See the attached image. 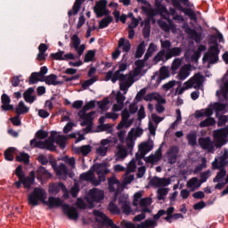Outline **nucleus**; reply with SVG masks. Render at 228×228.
Here are the masks:
<instances>
[{
	"label": "nucleus",
	"instance_id": "24",
	"mask_svg": "<svg viewBox=\"0 0 228 228\" xmlns=\"http://www.w3.org/2000/svg\"><path fill=\"white\" fill-rule=\"evenodd\" d=\"M202 51H206V46L204 45H200L198 50H192V51H188L186 53V56L188 60H191V61H198L199 58H200V53Z\"/></svg>",
	"mask_w": 228,
	"mask_h": 228
},
{
	"label": "nucleus",
	"instance_id": "55",
	"mask_svg": "<svg viewBox=\"0 0 228 228\" xmlns=\"http://www.w3.org/2000/svg\"><path fill=\"white\" fill-rule=\"evenodd\" d=\"M95 53H97L95 50L87 51L84 58L85 63H89V61H94V58H95Z\"/></svg>",
	"mask_w": 228,
	"mask_h": 228
},
{
	"label": "nucleus",
	"instance_id": "32",
	"mask_svg": "<svg viewBox=\"0 0 228 228\" xmlns=\"http://www.w3.org/2000/svg\"><path fill=\"white\" fill-rule=\"evenodd\" d=\"M33 94H35V89L33 87H29L23 94L24 101H26V102H28L29 104H33V102H35V100L37 99V96L33 95Z\"/></svg>",
	"mask_w": 228,
	"mask_h": 228
},
{
	"label": "nucleus",
	"instance_id": "64",
	"mask_svg": "<svg viewBox=\"0 0 228 228\" xmlns=\"http://www.w3.org/2000/svg\"><path fill=\"white\" fill-rule=\"evenodd\" d=\"M185 31L186 33H188V35H191V38L195 40V42H200V36L195 30L191 28H187Z\"/></svg>",
	"mask_w": 228,
	"mask_h": 228
},
{
	"label": "nucleus",
	"instance_id": "40",
	"mask_svg": "<svg viewBox=\"0 0 228 228\" xmlns=\"http://www.w3.org/2000/svg\"><path fill=\"white\" fill-rule=\"evenodd\" d=\"M127 158V151L122 146L118 147V152L116 153V161H122Z\"/></svg>",
	"mask_w": 228,
	"mask_h": 228
},
{
	"label": "nucleus",
	"instance_id": "58",
	"mask_svg": "<svg viewBox=\"0 0 228 228\" xmlns=\"http://www.w3.org/2000/svg\"><path fill=\"white\" fill-rule=\"evenodd\" d=\"M136 139L130 134H128L126 139V144L128 149V151H133V147H134V141Z\"/></svg>",
	"mask_w": 228,
	"mask_h": 228
},
{
	"label": "nucleus",
	"instance_id": "28",
	"mask_svg": "<svg viewBox=\"0 0 228 228\" xmlns=\"http://www.w3.org/2000/svg\"><path fill=\"white\" fill-rule=\"evenodd\" d=\"M191 72V65L186 64L183 66L178 73V79H180L181 81H184V79H186L190 76Z\"/></svg>",
	"mask_w": 228,
	"mask_h": 228
},
{
	"label": "nucleus",
	"instance_id": "15",
	"mask_svg": "<svg viewBox=\"0 0 228 228\" xmlns=\"http://www.w3.org/2000/svg\"><path fill=\"white\" fill-rule=\"evenodd\" d=\"M142 192H136L134 195L133 205L136 208V206H138L139 204L142 211L143 209H149V206L152 204V200H151V198L142 199Z\"/></svg>",
	"mask_w": 228,
	"mask_h": 228
},
{
	"label": "nucleus",
	"instance_id": "6",
	"mask_svg": "<svg viewBox=\"0 0 228 228\" xmlns=\"http://www.w3.org/2000/svg\"><path fill=\"white\" fill-rule=\"evenodd\" d=\"M94 108H95V101H91L86 103L83 110L77 113L78 117L84 120L81 123V126H87V133L90 131V129H92V120H94V115H95V112L86 113V111L89 110H94Z\"/></svg>",
	"mask_w": 228,
	"mask_h": 228
},
{
	"label": "nucleus",
	"instance_id": "26",
	"mask_svg": "<svg viewBox=\"0 0 228 228\" xmlns=\"http://www.w3.org/2000/svg\"><path fill=\"white\" fill-rule=\"evenodd\" d=\"M119 204L121 205V209H123V212H125L126 215H134L135 213H138V209L134 210L131 208L127 197H125L123 200H119Z\"/></svg>",
	"mask_w": 228,
	"mask_h": 228
},
{
	"label": "nucleus",
	"instance_id": "21",
	"mask_svg": "<svg viewBox=\"0 0 228 228\" xmlns=\"http://www.w3.org/2000/svg\"><path fill=\"white\" fill-rule=\"evenodd\" d=\"M115 145V142L111 139H102L101 141V145L96 149V154L98 156H106L108 152V148Z\"/></svg>",
	"mask_w": 228,
	"mask_h": 228
},
{
	"label": "nucleus",
	"instance_id": "17",
	"mask_svg": "<svg viewBox=\"0 0 228 228\" xmlns=\"http://www.w3.org/2000/svg\"><path fill=\"white\" fill-rule=\"evenodd\" d=\"M69 47L75 49L78 56H81V54L85 53V49H86V45L85 44L81 45V39L79 38V36L76 34L71 37Z\"/></svg>",
	"mask_w": 228,
	"mask_h": 228
},
{
	"label": "nucleus",
	"instance_id": "20",
	"mask_svg": "<svg viewBox=\"0 0 228 228\" xmlns=\"http://www.w3.org/2000/svg\"><path fill=\"white\" fill-rule=\"evenodd\" d=\"M108 181H109V190L110 191H116L114 200H117V195H118V193H120V191L124 190V185H122L118 181V179H117V177L115 176L109 178Z\"/></svg>",
	"mask_w": 228,
	"mask_h": 228
},
{
	"label": "nucleus",
	"instance_id": "19",
	"mask_svg": "<svg viewBox=\"0 0 228 228\" xmlns=\"http://www.w3.org/2000/svg\"><path fill=\"white\" fill-rule=\"evenodd\" d=\"M129 110H127V109H125L122 111L121 114V121L118 123L117 129L120 130V129H129V127H131V126H133V119H129Z\"/></svg>",
	"mask_w": 228,
	"mask_h": 228
},
{
	"label": "nucleus",
	"instance_id": "45",
	"mask_svg": "<svg viewBox=\"0 0 228 228\" xmlns=\"http://www.w3.org/2000/svg\"><path fill=\"white\" fill-rule=\"evenodd\" d=\"M152 149V144L149 142H142L139 145V152L142 155L145 156L147 152H151V150Z\"/></svg>",
	"mask_w": 228,
	"mask_h": 228
},
{
	"label": "nucleus",
	"instance_id": "52",
	"mask_svg": "<svg viewBox=\"0 0 228 228\" xmlns=\"http://www.w3.org/2000/svg\"><path fill=\"white\" fill-rule=\"evenodd\" d=\"M159 25L160 26L161 28L164 29V31H172V33H177V28L175 25H171L170 27H168V25H167V23L159 20Z\"/></svg>",
	"mask_w": 228,
	"mask_h": 228
},
{
	"label": "nucleus",
	"instance_id": "31",
	"mask_svg": "<svg viewBox=\"0 0 228 228\" xmlns=\"http://www.w3.org/2000/svg\"><path fill=\"white\" fill-rule=\"evenodd\" d=\"M151 184L156 188H162V186H168V184H170V180L167 178L154 177L151 180Z\"/></svg>",
	"mask_w": 228,
	"mask_h": 228
},
{
	"label": "nucleus",
	"instance_id": "56",
	"mask_svg": "<svg viewBox=\"0 0 228 228\" xmlns=\"http://www.w3.org/2000/svg\"><path fill=\"white\" fill-rule=\"evenodd\" d=\"M187 140L189 145H191L192 147H195L197 145V133L191 132L187 135Z\"/></svg>",
	"mask_w": 228,
	"mask_h": 228
},
{
	"label": "nucleus",
	"instance_id": "33",
	"mask_svg": "<svg viewBox=\"0 0 228 228\" xmlns=\"http://www.w3.org/2000/svg\"><path fill=\"white\" fill-rule=\"evenodd\" d=\"M118 47L119 49L121 48L123 53H129V51H131V43L129 42V40L121 37L118 40Z\"/></svg>",
	"mask_w": 228,
	"mask_h": 228
},
{
	"label": "nucleus",
	"instance_id": "8",
	"mask_svg": "<svg viewBox=\"0 0 228 228\" xmlns=\"http://www.w3.org/2000/svg\"><path fill=\"white\" fill-rule=\"evenodd\" d=\"M28 200L30 206H38L40 202L45 204L47 200V192L43 188L37 187L28 194Z\"/></svg>",
	"mask_w": 228,
	"mask_h": 228
},
{
	"label": "nucleus",
	"instance_id": "22",
	"mask_svg": "<svg viewBox=\"0 0 228 228\" xmlns=\"http://www.w3.org/2000/svg\"><path fill=\"white\" fill-rule=\"evenodd\" d=\"M94 216L96 222L98 224H100V225H102V227H108V222H110L111 219H110L108 216H106V215H104V213L98 211V210H94Z\"/></svg>",
	"mask_w": 228,
	"mask_h": 228
},
{
	"label": "nucleus",
	"instance_id": "57",
	"mask_svg": "<svg viewBox=\"0 0 228 228\" xmlns=\"http://www.w3.org/2000/svg\"><path fill=\"white\" fill-rule=\"evenodd\" d=\"M156 225H158L156 221L146 220L139 224V228H154Z\"/></svg>",
	"mask_w": 228,
	"mask_h": 228
},
{
	"label": "nucleus",
	"instance_id": "50",
	"mask_svg": "<svg viewBox=\"0 0 228 228\" xmlns=\"http://www.w3.org/2000/svg\"><path fill=\"white\" fill-rule=\"evenodd\" d=\"M85 0H76L73 8L71 11L69 12V15H77V13L79 12L81 9V3Z\"/></svg>",
	"mask_w": 228,
	"mask_h": 228
},
{
	"label": "nucleus",
	"instance_id": "42",
	"mask_svg": "<svg viewBox=\"0 0 228 228\" xmlns=\"http://www.w3.org/2000/svg\"><path fill=\"white\" fill-rule=\"evenodd\" d=\"M76 152L82 154V156H88L92 152V146L90 144L80 146L76 148Z\"/></svg>",
	"mask_w": 228,
	"mask_h": 228
},
{
	"label": "nucleus",
	"instance_id": "51",
	"mask_svg": "<svg viewBox=\"0 0 228 228\" xmlns=\"http://www.w3.org/2000/svg\"><path fill=\"white\" fill-rule=\"evenodd\" d=\"M133 181H134V175H130V173L126 171V173L123 175V186L131 184Z\"/></svg>",
	"mask_w": 228,
	"mask_h": 228
},
{
	"label": "nucleus",
	"instance_id": "23",
	"mask_svg": "<svg viewBox=\"0 0 228 228\" xmlns=\"http://www.w3.org/2000/svg\"><path fill=\"white\" fill-rule=\"evenodd\" d=\"M94 216L96 222L98 224H100V225H102V227H108V222H110L111 219H110L108 216H106V215H104V213L98 211V210H94Z\"/></svg>",
	"mask_w": 228,
	"mask_h": 228
},
{
	"label": "nucleus",
	"instance_id": "49",
	"mask_svg": "<svg viewBox=\"0 0 228 228\" xmlns=\"http://www.w3.org/2000/svg\"><path fill=\"white\" fill-rule=\"evenodd\" d=\"M227 94H228V81L224 83V86L223 89L219 90L216 92L217 97L219 99H227Z\"/></svg>",
	"mask_w": 228,
	"mask_h": 228
},
{
	"label": "nucleus",
	"instance_id": "12",
	"mask_svg": "<svg viewBox=\"0 0 228 228\" xmlns=\"http://www.w3.org/2000/svg\"><path fill=\"white\" fill-rule=\"evenodd\" d=\"M143 99L147 102H151L152 101H157L158 104L156 105V111L158 113H163L165 111V107H163V105H160V104H165V102H167V101L165 100V98H163V96H161V94H159L158 93H151V94L145 95Z\"/></svg>",
	"mask_w": 228,
	"mask_h": 228
},
{
	"label": "nucleus",
	"instance_id": "9",
	"mask_svg": "<svg viewBox=\"0 0 228 228\" xmlns=\"http://www.w3.org/2000/svg\"><path fill=\"white\" fill-rule=\"evenodd\" d=\"M226 108L227 106L222 103L210 104L207 109L197 110L195 112V117L196 118H200V117H211L215 111L216 113V117L218 118V113L225 111Z\"/></svg>",
	"mask_w": 228,
	"mask_h": 228
},
{
	"label": "nucleus",
	"instance_id": "61",
	"mask_svg": "<svg viewBox=\"0 0 228 228\" xmlns=\"http://www.w3.org/2000/svg\"><path fill=\"white\" fill-rule=\"evenodd\" d=\"M16 161H19L20 163H29V155L21 152L16 156Z\"/></svg>",
	"mask_w": 228,
	"mask_h": 228
},
{
	"label": "nucleus",
	"instance_id": "36",
	"mask_svg": "<svg viewBox=\"0 0 228 228\" xmlns=\"http://www.w3.org/2000/svg\"><path fill=\"white\" fill-rule=\"evenodd\" d=\"M11 100H10V96L7 94H3L2 95V109L4 111H10V110H13V105L10 104Z\"/></svg>",
	"mask_w": 228,
	"mask_h": 228
},
{
	"label": "nucleus",
	"instance_id": "60",
	"mask_svg": "<svg viewBox=\"0 0 228 228\" xmlns=\"http://www.w3.org/2000/svg\"><path fill=\"white\" fill-rule=\"evenodd\" d=\"M216 121L213 118H208L200 123V127H209V126H215Z\"/></svg>",
	"mask_w": 228,
	"mask_h": 228
},
{
	"label": "nucleus",
	"instance_id": "27",
	"mask_svg": "<svg viewBox=\"0 0 228 228\" xmlns=\"http://www.w3.org/2000/svg\"><path fill=\"white\" fill-rule=\"evenodd\" d=\"M117 103L113 105L112 111H120L124 108V101H126V96L122 93L118 92L116 94Z\"/></svg>",
	"mask_w": 228,
	"mask_h": 228
},
{
	"label": "nucleus",
	"instance_id": "10",
	"mask_svg": "<svg viewBox=\"0 0 228 228\" xmlns=\"http://www.w3.org/2000/svg\"><path fill=\"white\" fill-rule=\"evenodd\" d=\"M202 83H204V76L200 75V73H197L183 83V86L180 88L178 94H183L185 90H190V88H200Z\"/></svg>",
	"mask_w": 228,
	"mask_h": 228
},
{
	"label": "nucleus",
	"instance_id": "1",
	"mask_svg": "<svg viewBox=\"0 0 228 228\" xmlns=\"http://www.w3.org/2000/svg\"><path fill=\"white\" fill-rule=\"evenodd\" d=\"M127 70V62H119L118 69L114 73L113 71L107 72L105 77L106 81H112V83H117L119 81V88L124 94H127V90H129L130 86L134 83V77L133 73H129L128 75L120 74V72H126Z\"/></svg>",
	"mask_w": 228,
	"mask_h": 228
},
{
	"label": "nucleus",
	"instance_id": "53",
	"mask_svg": "<svg viewBox=\"0 0 228 228\" xmlns=\"http://www.w3.org/2000/svg\"><path fill=\"white\" fill-rule=\"evenodd\" d=\"M98 107L102 111H108V110H110V100L105 98L102 101L98 102Z\"/></svg>",
	"mask_w": 228,
	"mask_h": 228
},
{
	"label": "nucleus",
	"instance_id": "48",
	"mask_svg": "<svg viewBox=\"0 0 228 228\" xmlns=\"http://www.w3.org/2000/svg\"><path fill=\"white\" fill-rule=\"evenodd\" d=\"M17 153L15 148H9L4 151V158L6 161H13V156Z\"/></svg>",
	"mask_w": 228,
	"mask_h": 228
},
{
	"label": "nucleus",
	"instance_id": "16",
	"mask_svg": "<svg viewBox=\"0 0 228 228\" xmlns=\"http://www.w3.org/2000/svg\"><path fill=\"white\" fill-rule=\"evenodd\" d=\"M94 12L96 17H104V15H110V10H108V1L100 0L96 2Z\"/></svg>",
	"mask_w": 228,
	"mask_h": 228
},
{
	"label": "nucleus",
	"instance_id": "2",
	"mask_svg": "<svg viewBox=\"0 0 228 228\" xmlns=\"http://www.w3.org/2000/svg\"><path fill=\"white\" fill-rule=\"evenodd\" d=\"M67 140V137L64 135H61L58 132H52L49 138L46 141H37L36 139H32L30 141V146L31 147H37V149H45L46 151H56V145H59L61 149H65V142Z\"/></svg>",
	"mask_w": 228,
	"mask_h": 228
},
{
	"label": "nucleus",
	"instance_id": "37",
	"mask_svg": "<svg viewBox=\"0 0 228 228\" xmlns=\"http://www.w3.org/2000/svg\"><path fill=\"white\" fill-rule=\"evenodd\" d=\"M61 190L64 193L67 191V188L63 183H53L50 185L49 187V193H52V195H54L55 193H58Z\"/></svg>",
	"mask_w": 228,
	"mask_h": 228
},
{
	"label": "nucleus",
	"instance_id": "4",
	"mask_svg": "<svg viewBox=\"0 0 228 228\" xmlns=\"http://www.w3.org/2000/svg\"><path fill=\"white\" fill-rule=\"evenodd\" d=\"M104 199V191L99 190V189H92L87 198L86 199L87 205L85 204L83 200L78 199L77 201V208H80V209H85V208H94V202H101Z\"/></svg>",
	"mask_w": 228,
	"mask_h": 228
},
{
	"label": "nucleus",
	"instance_id": "11",
	"mask_svg": "<svg viewBox=\"0 0 228 228\" xmlns=\"http://www.w3.org/2000/svg\"><path fill=\"white\" fill-rule=\"evenodd\" d=\"M219 53L220 50H218V44L216 43L213 45H210L208 53H205L203 56V62L208 63V67L213 63H216L218 61Z\"/></svg>",
	"mask_w": 228,
	"mask_h": 228
},
{
	"label": "nucleus",
	"instance_id": "39",
	"mask_svg": "<svg viewBox=\"0 0 228 228\" xmlns=\"http://www.w3.org/2000/svg\"><path fill=\"white\" fill-rule=\"evenodd\" d=\"M167 60H170V58H168V53H166L165 50H161L154 57L153 61L154 63H158L159 61H167Z\"/></svg>",
	"mask_w": 228,
	"mask_h": 228
},
{
	"label": "nucleus",
	"instance_id": "47",
	"mask_svg": "<svg viewBox=\"0 0 228 228\" xmlns=\"http://www.w3.org/2000/svg\"><path fill=\"white\" fill-rule=\"evenodd\" d=\"M17 115H22L29 111V108L24 104V102H20L18 106L15 109Z\"/></svg>",
	"mask_w": 228,
	"mask_h": 228
},
{
	"label": "nucleus",
	"instance_id": "5",
	"mask_svg": "<svg viewBox=\"0 0 228 228\" xmlns=\"http://www.w3.org/2000/svg\"><path fill=\"white\" fill-rule=\"evenodd\" d=\"M228 163V151L224 150L223 151V154L215 159V161L212 163V167L215 169L221 168L220 172L217 174V175L214 178V183H222L224 181V177L227 175V172L223 168L227 165Z\"/></svg>",
	"mask_w": 228,
	"mask_h": 228
},
{
	"label": "nucleus",
	"instance_id": "38",
	"mask_svg": "<svg viewBox=\"0 0 228 228\" xmlns=\"http://www.w3.org/2000/svg\"><path fill=\"white\" fill-rule=\"evenodd\" d=\"M44 81L46 85H53L54 86H56V85H61V82L58 81V76H56L54 74L46 76L44 78Z\"/></svg>",
	"mask_w": 228,
	"mask_h": 228
},
{
	"label": "nucleus",
	"instance_id": "7",
	"mask_svg": "<svg viewBox=\"0 0 228 228\" xmlns=\"http://www.w3.org/2000/svg\"><path fill=\"white\" fill-rule=\"evenodd\" d=\"M45 205L50 208H60V206H62V209L70 220H77V211L68 205H63V201L59 198L50 197L47 201L45 200Z\"/></svg>",
	"mask_w": 228,
	"mask_h": 228
},
{
	"label": "nucleus",
	"instance_id": "41",
	"mask_svg": "<svg viewBox=\"0 0 228 228\" xmlns=\"http://www.w3.org/2000/svg\"><path fill=\"white\" fill-rule=\"evenodd\" d=\"M159 159H161V151H158L155 154L150 155L144 160L146 163H151V165H154V163H158Z\"/></svg>",
	"mask_w": 228,
	"mask_h": 228
},
{
	"label": "nucleus",
	"instance_id": "62",
	"mask_svg": "<svg viewBox=\"0 0 228 228\" xmlns=\"http://www.w3.org/2000/svg\"><path fill=\"white\" fill-rule=\"evenodd\" d=\"M136 161L139 165H142V162L139 159H132L127 166L126 172L131 174V172H134V170H136Z\"/></svg>",
	"mask_w": 228,
	"mask_h": 228
},
{
	"label": "nucleus",
	"instance_id": "46",
	"mask_svg": "<svg viewBox=\"0 0 228 228\" xmlns=\"http://www.w3.org/2000/svg\"><path fill=\"white\" fill-rule=\"evenodd\" d=\"M45 77L42 76V73L35 72L32 73L29 77V83L31 85H36V83H38V81H44Z\"/></svg>",
	"mask_w": 228,
	"mask_h": 228
},
{
	"label": "nucleus",
	"instance_id": "29",
	"mask_svg": "<svg viewBox=\"0 0 228 228\" xmlns=\"http://www.w3.org/2000/svg\"><path fill=\"white\" fill-rule=\"evenodd\" d=\"M202 185V183L199 178L197 177H192L187 182V188L191 191H195L196 190H199L200 186Z\"/></svg>",
	"mask_w": 228,
	"mask_h": 228
},
{
	"label": "nucleus",
	"instance_id": "34",
	"mask_svg": "<svg viewBox=\"0 0 228 228\" xmlns=\"http://www.w3.org/2000/svg\"><path fill=\"white\" fill-rule=\"evenodd\" d=\"M20 183H22L24 188H31V184L35 183V173L34 171H31L29 173V175L25 178V176L22 178V180H20Z\"/></svg>",
	"mask_w": 228,
	"mask_h": 228
},
{
	"label": "nucleus",
	"instance_id": "14",
	"mask_svg": "<svg viewBox=\"0 0 228 228\" xmlns=\"http://www.w3.org/2000/svg\"><path fill=\"white\" fill-rule=\"evenodd\" d=\"M228 136V126L224 129L216 130L214 132V142L217 147L225 145Z\"/></svg>",
	"mask_w": 228,
	"mask_h": 228
},
{
	"label": "nucleus",
	"instance_id": "30",
	"mask_svg": "<svg viewBox=\"0 0 228 228\" xmlns=\"http://www.w3.org/2000/svg\"><path fill=\"white\" fill-rule=\"evenodd\" d=\"M199 144L208 152L213 151V142H211L209 137L199 139Z\"/></svg>",
	"mask_w": 228,
	"mask_h": 228
},
{
	"label": "nucleus",
	"instance_id": "59",
	"mask_svg": "<svg viewBox=\"0 0 228 228\" xmlns=\"http://www.w3.org/2000/svg\"><path fill=\"white\" fill-rule=\"evenodd\" d=\"M183 53V50L179 47H175L167 50V58H173V56H179Z\"/></svg>",
	"mask_w": 228,
	"mask_h": 228
},
{
	"label": "nucleus",
	"instance_id": "54",
	"mask_svg": "<svg viewBox=\"0 0 228 228\" xmlns=\"http://www.w3.org/2000/svg\"><path fill=\"white\" fill-rule=\"evenodd\" d=\"M141 214L137 215L134 217V222H142V220H145V213H151V208H142V210H141Z\"/></svg>",
	"mask_w": 228,
	"mask_h": 228
},
{
	"label": "nucleus",
	"instance_id": "35",
	"mask_svg": "<svg viewBox=\"0 0 228 228\" xmlns=\"http://www.w3.org/2000/svg\"><path fill=\"white\" fill-rule=\"evenodd\" d=\"M37 177L39 181H44V179L53 177V175L49 171H46L45 167H39L37 171Z\"/></svg>",
	"mask_w": 228,
	"mask_h": 228
},
{
	"label": "nucleus",
	"instance_id": "13",
	"mask_svg": "<svg viewBox=\"0 0 228 228\" xmlns=\"http://www.w3.org/2000/svg\"><path fill=\"white\" fill-rule=\"evenodd\" d=\"M150 67L145 63V60H138L134 63V72H130L132 76H134V77L142 76H145L147 74V71L149 70Z\"/></svg>",
	"mask_w": 228,
	"mask_h": 228
},
{
	"label": "nucleus",
	"instance_id": "63",
	"mask_svg": "<svg viewBox=\"0 0 228 228\" xmlns=\"http://www.w3.org/2000/svg\"><path fill=\"white\" fill-rule=\"evenodd\" d=\"M128 134H130L136 140L138 136H142L143 134V129L140 127L132 128Z\"/></svg>",
	"mask_w": 228,
	"mask_h": 228
},
{
	"label": "nucleus",
	"instance_id": "43",
	"mask_svg": "<svg viewBox=\"0 0 228 228\" xmlns=\"http://www.w3.org/2000/svg\"><path fill=\"white\" fill-rule=\"evenodd\" d=\"M111 22H113V17L107 14L105 18L99 21V28L104 29V28H108Z\"/></svg>",
	"mask_w": 228,
	"mask_h": 228
},
{
	"label": "nucleus",
	"instance_id": "3",
	"mask_svg": "<svg viewBox=\"0 0 228 228\" xmlns=\"http://www.w3.org/2000/svg\"><path fill=\"white\" fill-rule=\"evenodd\" d=\"M110 167V162H102V164H95L94 166V170L98 175L99 180L95 179V175L94 174V171H88L87 173H84L80 175V178L82 181H89V183H92V184H94V186H99L102 181H106V175L110 174V169H108Z\"/></svg>",
	"mask_w": 228,
	"mask_h": 228
},
{
	"label": "nucleus",
	"instance_id": "44",
	"mask_svg": "<svg viewBox=\"0 0 228 228\" xmlns=\"http://www.w3.org/2000/svg\"><path fill=\"white\" fill-rule=\"evenodd\" d=\"M177 154H179V148L172 147L167 152V156L170 163H175V158H177Z\"/></svg>",
	"mask_w": 228,
	"mask_h": 228
},
{
	"label": "nucleus",
	"instance_id": "25",
	"mask_svg": "<svg viewBox=\"0 0 228 228\" xmlns=\"http://www.w3.org/2000/svg\"><path fill=\"white\" fill-rule=\"evenodd\" d=\"M51 165L56 175L61 177V179H65V177H67L69 171L67 170V167H65V165L61 164L60 166L56 167V162H51Z\"/></svg>",
	"mask_w": 228,
	"mask_h": 228
},
{
	"label": "nucleus",
	"instance_id": "18",
	"mask_svg": "<svg viewBox=\"0 0 228 228\" xmlns=\"http://www.w3.org/2000/svg\"><path fill=\"white\" fill-rule=\"evenodd\" d=\"M167 77H170V70L168 69V67L163 66L160 68L159 75L158 73H155L151 77V83H154L156 81L155 86H158L163 79H167Z\"/></svg>",
	"mask_w": 228,
	"mask_h": 228
}]
</instances>
